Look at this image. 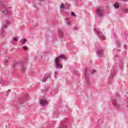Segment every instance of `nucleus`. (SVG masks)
Returning <instances> with one entry per match:
<instances>
[{
	"label": "nucleus",
	"mask_w": 128,
	"mask_h": 128,
	"mask_svg": "<svg viewBox=\"0 0 128 128\" xmlns=\"http://www.w3.org/2000/svg\"><path fill=\"white\" fill-rule=\"evenodd\" d=\"M65 58V56L64 55H62L59 58H56V60L55 62V64L57 68H62L63 66L62 65L60 64V58Z\"/></svg>",
	"instance_id": "nucleus-1"
},
{
	"label": "nucleus",
	"mask_w": 128,
	"mask_h": 128,
	"mask_svg": "<svg viewBox=\"0 0 128 128\" xmlns=\"http://www.w3.org/2000/svg\"><path fill=\"white\" fill-rule=\"evenodd\" d=\"M96 12L100 18H102V16H104V12L102 8H98L96 10Z\"/></svg>",
	"instance_id": "nucleus-2"
},
{
	"label": "nucleus",
	"mask_w": 128,
	"mask_h": 128,
	"mask_svg": "<svg viewBox=\"0 0 128 128\" xmlns=\"http://www.w3.org/2000/svg\"><path fill=\"white\" fill-rule=\"evenodd\" d=\"M40 106H47L48 104V102L46 100H41L40 101Z\"/></svg>",
	"instance_id": "nucleus-3"
},
{
	"label": "nucleus",
	"mask_w": 128,
	"mask_h": 128,
	"mask_svg": "<svg viewBox=\"0 0 128 128\" xmlns=\"http://www.w3.org/2000/svg\"><path fill=\"white\" fill-rule=\"evenodd\" d=\"M114 8H120V4L118 3H116L114 6Z\"/></svg>",
	"instance_id": "nucleus-4"
},
{
	"label": "nucleus",
	"mask_w": 128,
	"mask_h": 128,
	"mask_svg": "<svg viewBox=\"0 0 128 128\" xmlns=\"http://www.w3.org/2000/svg\"><path fill=\"white\" fill-rule=\"evenodd\" d=\"M21 68H22L21 70L22 72H24V70H26V67H24V66H22Z\"/></svg>",
	"instance_id": "nucleus-5"
},
{
	"label": "nucleus",
	"mask_w": 128,
	"mask_h": 128,
	"mask_svg": "<svg viewBox=\"0 0 128 128\" xmlns=\"http://www.w3.org/2000/svg\"><path fill=\"white\" fill-rule=\"evenodd\" d=\"M21 42H22V44H26V40L22 39L21 40Z\"/></svg>",
	"instance_id": "nucleus-6"
},
{
	"label": "nucleus",
	"mask_w": 128,
	"mask_h": 128,
	"mask_svg": "<svg viewBox=\"0 0 128 128\" xmlns=\"http://www.w3.org/2000/svg\"><path fill=\"white\" fill-rule=\"evenodd\" d=\"M60 8H64V9L66 8L64 4H62L60 6Z\"/></svg>",
	"instance_id": "nucleus-7"
},
{
	"label": "nucleus",
	"mask_w": 128,
	"mask_h": 128,
	"mask_svg": "<svg viewBox=\"0 0 128 128\" xmlns=\"http://www.w3.org/2000/svg\"><path fill=\"white\" fill-rule=\"evenodd\" d=\"M23 48L24 50H28V47L24 46L23 47Z\"/></svg>",
	"instance_id": "nucleus-8"
},
{
	"label": "nucleus",
	"mask_w": 128,
	"mask_h": 128,
	"mask_svg": "<svg viewBox=\"0 0 128 128\" xmlns=\"http://www.w3.org/2000/svg\"><path fill=\"white\" fill-rule=\"evenodd\" d=\"M72 16H74V18H76V15L74 14V12H72Z\"/></svg>",
	"instance_id": "nucleus-9"
},
{
	"label": "nucleus",
	"mask_w": 128,
	"mask_h": 128,
	"mask_svg": "<svg viewBox=\"0 0 128 128\" xmlns=\"http://www.w3.org/2000/svg\"><path fill=\"white\" fill-rule=\"evenodd\" d=\"M6 24L7 26H10V21H8L6 22Z\"/></svg>",
	"instance_id": "nucleus-10"
},
{
	"label": "nucleus",
	"mask_w": 128,
	"mask_h": 128,
	"mask_svg": "<svg viewBox=\"0 0 128 128\" xmlns=\"http://www.w3.org/2000/svg\"><path fill=\"white\" fill-rule=\"evenodd\" d=\"M14 42H18V38H14Z\"/></svg>",
	"instance_id": "nucleus-11"
},
{
	"label": "nucleus",
	"mask_w": 128,
	"mask_h": 128,
	"mask_svg": "<svg viewBox=\"0 0 128 128\" xmlns=\"http://www.w3.org/2000/svg\"><path fill=\"white\" fill-rule=\"evenodd\" d=\"M98 54H100V56H102V54H102V52L99 51L98 52Z\"/></svg>",
	"instance_id": "nucleus-12"
},
{
	"label": "nucleus",
	"mask_w": 128,
	"mask_h": 128,
	"mask_svg": "<svg viewBox=\"0 0 128 128\" xmlns=\"http://www.w3.org/2000/svg\"><path fill=\"white\" fill-rule=\"evenodd\" d=\"M96 70H93L92 72H91V73L92 74H96Z\"/></svg>",
	"instance_id": "nucleus-13"
},
{
	"label": "nucleus",
	"mask_w": 128,
	"mask_h": 128,
	"mask_svg": "<svg viewBox=\"0 0 128 128\" xmlns=\"http://www.w3.org/2000/svg\"><path fill=\"white\" fill-rule=\"evenodd\" d=\"M46 79H44L43 80V82H46Z\"/></svg>",
	"instance_id": "nucleus-14"
},
{
	"label": "nucleus",
	"mask_w": 128,
	"mask_h": 128,
	"mask_svg": "<svg viewBox=\"0 0 128 128\" xmlns=\"http://www.w3.org/2000/svg\"><path fill=\"white\" fill-rule=\"evenodd\" d=\"M5 62H6V64H8V60H5Z\"/></svg>",
	"instance_id": "nucleus-15"
},
{
	"label": "nucleus",
	"mask_w": 128,
	"mask_h": 128,
	"mask_svg": "<svg viewBox=\"0 0 128 128\" xmlns=\"http://www.w3.org/2000/svg\"><path fill=\"white\" fill-rule=\"evenodd\" d=\"M4 28H6V26H4Z\"/></svg>",
	"instance_id": "nucleus-16"
},
{
	"label": "nucleus",
	"mask_w": 128,
	"mask_h": 128,
	"mask_svg": "<svg viewBox=\"0 0 128 128\" xmlns=\"http://www.w3.org/2000/svg\"><path fill=\"white\" fill-rule=\"evenodd\" d=\"M128 0H123V2H128Z\"/></svg>",
	"instance_id": "nucleus-17"
}]
</instances>
